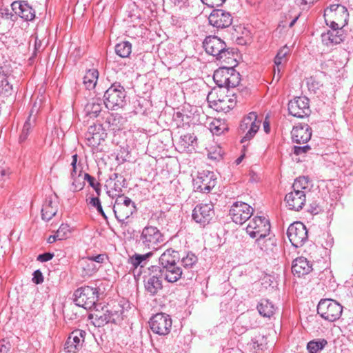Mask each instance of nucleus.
I'll return each mask as SVG.
<instances>
[{
    "mask_svg": "<svg viewBox=\"0 0 353 353\" xmlns=\"http://www.w3.org/2000/svg\"><path fill=\"white\" fill-rule=\"evenodd\" d=\"M343 307L336 301L321 299L317 305V313L325 320L334 322L341 316Z\"/></svg>",
    "mask_w": 353,
    "mask_h": 353,
    "instance_id": "423d86ee",
    "label": "nucleus"
},
{
    "mask_svg": "<svg viewBox=\"0 0 353 353\" xmlns=\"http://www.w3.org/2000/svg\"><path fill=\"white\" fill-rule=\"evenodd\" d=\"M312 185L307 176H299L294 180L292 189L299 192L304 191L307 194L310 192Z\"/></svg>",
    "mask_w": 353,
    "mask_h": 353,
    "instance_id": "2f4dec72",
    "label": "nucleus"
},
{
    "mask_svg": "<svg viewBox=\"0 0 353 353\" xmlns=\"http://www.w3.org/2000/svg\"><path fill=\"white\" fill-rule=\"evenodd\" d=\"M54 256L53 253L50 252H45L43 254H41L37 256V261L40 262H46L51 260Z\"/></svg>",
    "mask_w": 353,
    "mask_h": 353,
    "instance_id": "864d4df0",
    "label": "nucleus"
},
{
    "mask_svg": "<svg viewBox=\"0 0 353 353\" xmlns=\"http://www.w3.org/2000/svg\"><path fill=\"white\" fill-rule=\"evenodd\" d=\"M119 310H109L110 312L111 317H113L114 321L112 323H117V321L122 319L123 309L120 305H118Z\"/></svg>",
    "mask_w": 353,
    "mask_h": 353,
    "instance_id": "49530a36",
    "label": "nucleus"
},
{
    "mask_svg": "<svg viewBox=\"0 0 353 353\" xmlns=\"http://www.w3.org/2000/svg\"><path fill=\"white\" fill-rule=\"evenodd\" d=\"M76 183V179H74V180H73V182L72 183V190L73 192L81 190L83 188V185H81V184L79 185H77V183Z\"/></svg>",
    "mask_w": 353,
    "mask_h": 353,
    "instance_id": "e2e57ef3",
    "label": "nucleus"
},
{
    "mask_svg": "<svg viewBox=\"0 0 353 353\" xmlns=\"http://www.w3.org/2000/svg\"><path fill=\"white\" fill-rule=\"evenodd\" d=\"M327 343V341L325 339L310 341L307 343V350L309 353H317L319 351L323 350Z\"/></svg>",
    "mask_w": 353,
    "mask_h": 353,
    "instance_id": "58836bf2",
    "label": "nucleus"
},
{
    "mask_svg": "<svg viewBox=\"0 0 353 353\" xmlns=\"http://www.w3.org/2000/svg\"><path fill=\"white\" fill-rule=\"evenodd\" d=\"M84 179L88 182L89 185L92 188H95V186L100 185V183L96 181L95 178L92 176L91 175H90L88 173H85Z\"/></svg>",
    "mask_w": 353,
    "mask_h": 353,
    "instance_id": "603ef678",
    "label": "nucleus"
},
{
    "mask_svg": "<svg viewBox=\"0 0 353 353\" xmlns=\"http://www.w3.org/2000/svg\"><path fill=\"white\" fill-rule=\"evenodd\" d=\"M291 133L293 142L305 143L311 139L312 129L307 124H301L294 127Z\"/></svg>",
    "mask_w": 353,
    "mask_h": 353,
    "instance_id": "5701e85b",
    "label": "nucleus"
},
{
    "mask_svg": "<svg viewBox=\"0 0 353 353\" xmlns=\"http://www.w3.org/2000/svg\"><path fill=\"white\" fill-rule=\"evenodd\" d=\"M116 54L122 58H127L132 52V44L129 41H123L115 46Z\"/></svg>",
    "mask_w": 353,
    "mask_h": 353,
    "instance_id": "72a5a7b5",
    "label": "nucleus"
},
{
    "mask_svg": "<svg viewBox=\"0 0 353 353\" xmlns=\"http://www.w3.org/2000/svg\"><path fill=\"white\" fill-rule=\"evenodd\" d=\"M58 211L57 197L50 195L46 197L41 209V218L46 221H49L54 217Z\"/></svg>",
    "mask_w": 353,
    "mask_h": 353,
    "instance_id": "4be33fe9",
    "label": "nucleus"
},
{
    "mask_svg": "<svg viewBox=\"0 0 353 353\" xmlns=\"http://www.w3.org/2000/svg\"><path fill=\"white\" fill-rule=\"evenodd\" d=\"M349 13L347 8L341 4H333L324 11L327 26L330 28H343L347 23Z\"/></svg>",
    "mask_w": 353,
    "mask_h": 353,
    "instance_id": "20e7f679",
    "label": "nucleus"
},
{
    "mask_svg": "<svg viewBox=\"0 0 353 353\" xmlns=\"http://www.w3.org/2000/svg\"><path fill=\"white\" fill-rule=\"evenodd\" d=\"M70 233V227L68 224H61L57 231V236L59 240H63L68 238Z\"/></svg>",
    "mask_w": 353,
    "mask_h": 353,
    "instance_id": "c03bdc74",
    "label": "nucleus"
},
{
    "mask_svg": "<svg viewBox=\"0 0 353 353\" xmlns=\"http://www.w3.org/2000/svg\"><path fill=\"white\" fill-rule=\"evenodd\" d=\"M149 324L154 334L165 336L170 332L172 320L167 314L157 313L150 319Z\"/></svg>",
    "mask_w": 353,
    "mask_h": 353,
    "instance_id": "9d476101",
    "label": "nucleus"
},
{
    "mask_svg": "<svg viewBox=\"0 0 353 353\" xmlns=\"http://www.w3.org/2000/svg\"><path fill=\"white\" fill-rule=\"evenodd\" d=\"M8 175V171L3 168H0V181H4Z\"/></svg>",
    "mask_w": 353,
    "mask_h": 353,
    "instance_id": "bf43d9fd",
    "label": "nucleus"
},
{
    "mask_svg": "<svg viewBox=\"0 0 353 353\" xmlns=\"http://www.w3.org/2000/svg\"><path fill=\"white\" fill-rule=\"evenodd\" d=\"M163 240V236L157 228L146 226L142 230L139 243L143 248L154 250L158 249Z\"/></svg>",
    "mask_w": 353,
    "mask_h": 353,
    "instance_id": "39448f33",
    "label": "nucleus"
},
{
    "mask_svg": "<svg viewBox=\"0 0 353 353\" xmlns=\"http://www.w3.org/2000/svg\"><path fill=\"white\" fill-rule=\"evenodd\" d=\"M16 14L26 21H32L35 18V10L27 1H16L11 4Z\"/></svg>",
    "mask_w": 353,
    "mask_h": 353,
    "instance_id": "aec40b11",
    "label": "nucleus"
},
{
    "mask_svg": "<svg viewBox=\"0 0 353 353\" xmlns=\"http://www.w3.org/2000/svg\"><path fill=\"white\" fill-rule=\"evenodd\" d=\"M252 208L244 202H235L230 210V216L232 220L239 225H242L248 220L253 214Z\"/></svg>",
    "mask_w": 353,
    "mask_h": 353,
    "instance_id": "9b49d317",
    "label": "nucleus"
},
{
    "mask_svg": "<svg viewBox=\"0 0 353 353\" xmlns=\"http://www.w3.org/2000/svg\"><path fill=\"white\" fill-rule=\"evenodd\" d=\"M263 129H264V131L268 134L270 132V124H269V122L267 121H264L263 122Z\"/></svg>",
    "mask_w": 353,
    "mask_h": 353,
    "instance_id": "69168bd1",
    "label": "nucleus"
},
{
    "mask_svg": "<svg viewBox=\"0 0 353 353\" xmlns=\"http://www.w3.org/2000/svg\"><path fill=\"white\" fill-rule=\"evenodd\" d=\"M345 34L343 28H331L330 30L321 34V40L327 47L339 44L345 39Z\"/></svg>",
    "mask_w": 353,
    "mask_h": 353,
    "instance_id": "412c9836",
    "label": "nucleus"
},
{
    "mask_svg": "<svg viewBox=\"0 0 353 353\" xmlns=\"http://www.w3.org/2000/svg\"><path fill=\"white\" fill-rule=\"evenodd\" d=\"M152 254V251L147 252L145 254H134L130 256L128 263L132 265L134 269L137 268L139 265L143 266L142 263Z\"/></svg>",
    "mask_w": 353,
    "mask_h": 353,
    "instance_id": "c9c22d12",
    "label": "nucleus"
},
{
    "mask_svg": "<svg viewBox=\"0 0 353 353\" xmlns=\"http://www.w3.org/2000/svg\"><path fill=\"white\" fill-rule=\"evenodd\" d=\"M81 267L83 270L85 275H92L96 270L95 266H92L90 262H84V265Z\"/></svg>",
    "mask_w": 353,
    "mask_h": 353,
    "instance_id": "de8ad7c7",
    "label": "nucleus"
},
{
    "mask_svg": "<svg viewBox=\"0 0 353 353\" xmlns=\"http://www.w3.org/2000/svg\"><path fill=\"white\" fill-rule=\"evenodd\" d=\"M180 260V255L177 251L172 248L166 250L159 257L160 268H165L176 263Z\"/></svg>",
    "mask_w": 353,
    "mask_h": 353,
    "instance_id": "bb28decb",
    "label": "nucleus"
},
{
    "mask_svg": "<svg viewBox=\"0 0 353 353\" xmlns=\"http://www.w3.org/2000/svg\"><path fill=\"white\" fill-rule=\"evenodd\" d=\"M198 258L192 252H188L182 257L180 256L179 261L185 269L192 268L197 263Z\"/></svg>",
    "mask_w": 353,
    "mask_h": 353,
    "instance_id": "e433bc0d",
    "label": "nucleus"
},
{
    "mask_svg": "<svg viewBox=\"0 0 353 353\" xmlns=\"http://www.w3.org/2000/svg\"><path fill=\"white\" fill-rule=\"evenodd\" d=\"M126 92L120 83L115 82L108 88L103 94V105L109 110H116L124 107Z\"/></svg>",
    "mask_w": 353,
    "mask_h": 353,
    "instance_id": "7ed1b4c3",
    "label": "nucleus"
},
{
    "mask_svg": "<svg viewBox=\"0 0 353 353\" xmlns=\"http://www.w3.org/2000/svg\"><path fill=\"white\" fill-rule=\"evenodd\" d=\"M289 113L298 118H304L310 115L311 110L309 99L305 97H298L288 103Z\"/></svg>",
    "mask_w": 353,
    "mask_h": 353,
    "instance_id": "f8f14e48",
    "label": "nucleus"
},
{
    "mask_svg": "<svg viewBox=\"0 0 353 353\" xmlns=\"http://www.w3.org/2000/svg\"><path fill=\"white\" fill-rule=\"evenodd\" d=\"M121 187H125V179L120 176H119V179H117V182H115L114 183V190L115 191L118 192H121Z\"/></svg>",
    "mask_w": 353,
    "mask_h": 353,
    "instance_id": "5fc2aeb1",
    "label": "nucleus"
},
{
    "mask_svg": "<svg viewBox=\"0 0 353 353\" xmlns=\"http://www.w3.org/2000/svg\"><path fill=\"white\" fill-rule=\"evenodd\" d=\"M114 204L124 206H135L134 203L128 197L119 194L116 198Z\"/></svg>",
    "mask_w": 353,
    "mask_h": 353,
    "instance_id": "a18cd8bd",
    "label": "nucleus"
},
{
    "mask_svg": "<svg viewBox=\"0 0 353 353\" xmlns=\"http://www.w3.org/2000/svg\"><path fill=\"white\" fill-rule=\"evenodd\" d=\"M32 282L35 284H40L43 282V276L42 272L39 270H35L33 273Z\"/></svg>",
    "mask_w": 353,
    "mask_h": 353,
    "instance_id": "8fccbe9b",
    "label": "nucleus"
},
{
    "mask_svg": "<svg viewBox=\"0 0 353 353\" xmlns=\"http://www.w3.org/2000/svg\"><path fill=\"white\" fill-rule=\"evenodd\" d=\"M232 98L227 95L221 99L214 100L211 102L212 103V105H213L214 109L218 112H229L234 108L236 103V93L232 92Z\"/></svg>",
    "mask_w": 353,
    "mask_h": 353,
    "instance_id": "393cba45",
    "label": "nucleus"
},
{
    "mask_svg": "<svg viewBox=\"0 0 353 353\" xmlns=\"http://www.w3.org/2000/svg\"><path fill=\"white\" fill-rule=\"evenodd\" d=\"M270 221L264 216H256L250 221L246 228V232L252 238L256 239V243L262 250L266 251L268 248L266 244L268 242H273L271 238L265 239L270 234Z\"/></svg>",
    "mask_w": 353,
    "mask_h": 353,
    "instance_id": "f257e3e1",
    "label": "nucleus"
},
{
    "mask_svg": "<svg viewBox=\"0 0 353 353\" xmlns=\"http://www.w3.org/2000/svg\"><path fill=\"white\" fill-rule=\"evenodd\" d=\"M204 4L209 7L214 8L222 6L225 0H201Z\"/></svg>",
    "mask_w": 353,
    "mask_h": 353,
    "instance_id": "09e8293b",
    "label": "nucleus"
},
{
    "mask_svg": "<svg viewBox=\"0 0 353 353\" xmlns=\"http://www.w3.org/2000/svg\"><path fill=\"white\" fill-rule=\"evenodd\" d=\"M105 257H106L105 254H98L97 256H88L87 259H83L81 261V265H83L84 262H90L91 265L94 266V264L93 263V262L102 263H103Z\"/></svg>",
    "mask_w": 353,
    "mask_h": 353,
    "instance_id": "37998d69",
    "label": "nucleus"
},
{
    "mask_svg": "<svg viewBox=\"0 0 353 353\" xmlns=\"http://www.w3.org/2000/svg\"><path fill=\"white\" fill-rule=\"evenodd\" d=\"M10 345L7 343L6 345L4 343H0V353H7L9 350Z\"/></svg>",
    "mask_w": 353,
    "mask_h": 353,
    "instance_id": "680f3d73",
    "label": "nucleus"
},
{
    "mask_svg": "<svg viewBox=\"0 0 353 353\" xmlns=\"http://www.w3.org/2000/svg\"><path fill=\"white\" fill-rule=\"evenodd\" d=\"M99 78V72L97 69H90L86 71L83 77V83L87 89L91 90L95 88Z\"/></svg>",
    "mask_w": 353,
    "mask_h": 353,
    "instance_id": "473e14b6",
    "label": "nucleus"
},
{
    "mask_svg": "<svg viewBox=\"0 0 353 353\" xmlns=\"http://www.w3.org/2000/svg\"><path fill=\"white\" fill-rule=\"evenodd\" d=\"M34 49L36 51H41L43 50L42 42L40 40L38 41L37 37H36V39H35Z\"/></svg>",
    "mask_w": 353,
    "mask_h": 353,
    "instance_id": "052dcab7",
    "label": "nucleus"
},
{
    "mask_svg": "<svg viewBox=\"0 0 353 353\" xmlns=\"http://www.w3.org/2000/svg\"><path fill=\"white\" fill-rule=\"evenodd\" d=\"M149 270L148 275L144 276V288L148 294L154 296L163 289L162 276L160 275V272L153 270V266Z\"/></svg>",
    "mask_w": 353,
    "mask_h": 353,
    "instance_id": "4468645a",
    "label": "nucleus"
},
{
    "mask_svg": "<svg viewBox=\"0 0 353 353\" xmlns=\"http://www.w3.org/2000/svg\"><path fill=\"white\" fill-rule=\"evenodd\" d=\"M216 181L212 172L199 173L194 180V188L202 192H209L215 185Z\"/></svg>",
    "mask_w": 353,
    "mask_h": 353,
    "instance_id": "dca6fc26",
    "label": "nucleus"
},
{
    "mask_svg": "<svg viewBox=\"0 0 353 353\" xmlns=\"http://www.w3.org/2000/svg\"><path fill=\"white\" fill-rule=\"evenodd\" d=\"M99 320L101 321V323H112L114 321L113 317H111L109 310H107L105 313L100 316Z\"/></svg>",
    "mask_w": 353,
    "mask_h": 353,
    "instance_id": "3c124183",
    "label": "nucleus"
},
{
    "mask_svg": "<svg viewBox=\"0 0 353 353\" xmlns=\"http://www.w3.org/2000/svg\"><path fill=\"white\" fill-rule=\"evenodd\" d=\"M208 21L212 26L223 29L229 27L232 23L233 18L229 12L221 9H215L210 13Z\"/></svg>",
    "mask_w": 353,
    "mask_h": 353,
    "instance_id": "2eb2a0df",
    "label": "nucleus"
},
{
    "mask_svg": "<svg viewBox=\"0 0 353 353\" xmlns=\"http://www.w3.org/2000/svg\"><path fill=\"white\" fill-rule=\"evenodd\" d=\"M57 240H59V239H58V236H57V234H56L54 235L50 236L48 239V242L49 243H52L55 242Z\"/></svg>",
    "mask_w": 353,
    "mask_h": 353,
    "instance_id": "338daca9",
    "label": "nucleus"
},
{
    "mask_svg": "<svg viewBox=\"0 0 353 353\" xmlns=\"http://www.w3.org/2000/svg\"><path fill=\"white\" fill-rule=\"evenodd\" d=\"M203 47L206 53L216 58V60L229 63L234 61L235 51L233 48H227L226 43L216 36H208L203 42Z\"/></svg>",
    "mask_w": 353,
    "mask_h": 353,
    "instance_id": "f03ea898",
    "label": "nucleus"
},
{
    "mask_svg": "<svg viewBox=\"0 0 353 353\" xmlns=\"http://www.w3.org/2000/svg\"><path fill=\"white\" fill-rule=\"evenodd\" d=\"M312 270V264L306 258L301 256L294 260L292 265V272L294 276L301 277L310 273Z\"/></svg>",
    "mask_w": 353,
    "mask_h": 353,
    "instance_id": "b1692460",
    "label": "nucleus"
},
{
    "mask_svg": "<svg viewBox=\"0 0 353 353\" xmlns=\"http://www.w3.org/2000/svg\"><path fill=\"white\" fill-rule=\"evenodd\" d=\"M113 211L117 219L121 223H123L128 219L135 211L136 206H124L122 205H114Z\"/></svg>",
    "mask_w": 353,
    "mask_h": 353,
    "instance_id": "cd10ccee",
    "label": "nucleus"
},
{
    "mask_svg": "<svg viewBox=\"0 0 353 353\" xmlns=\"http://www.w3.org/2000/svg\"><path fill=\"white\" fill-rule=\"evenodd\" d=\"M30 117L31 115L28 117L23 126L21 133L19 136V141L21 143L25 141L27 139L32 129V123H31Z\"/></svg>",
    "mask_w": 353,
    "mask_h": 353,
    "instance_id": "a19ab883",
    "label": "nucleus"
},
{
    "mask_svg": "<svg viewBox=\"0 0 353 353\" xmlns=\"http://www.w3.org/2000/svg\"><path fill=\"white\" fill-rule=\"evenodd\" d=\"M230 67L223 66L214 71L213 79L220 88H226Z\"/></svg>",
    "mask_w": 353,
    "mask_h": 353,
    "instance_id": "7c9ffc66",
    "label": "nucleus"
},
{
    "mask_svg": "<svg viewBox=\"0 0 353 353\" xmlns=\"http://www.w3.org/2000/svg\"><path fill=\"white\" fill-rule=\"evenodd\" d=\"M261 122V121L258 119L256 113L254 112H250L241 120L239 132L245 133L241 139V143L249 141L254 137L260 128Z\"/></svg>",
    "mask_w": 353,
    "mask_h": 353,
    "instance_id": "6e6552de",
    "label": "nucleus"
},
{
    "mask_svg": "<svg viewBox=\"0 0 353 353\" xmlns=\"http://www.w3.org/2000/svg\"><path fill=\"white\" fill-rule=\"evenodd\" d=\"M306 196L304 191L293 190L285 195V201L287 207L291 210L300 211L305 204Z\"/></svg>",
    "mask_w": 353,
    "mask_h": 353,
    "instance_id": "a211bd4d",
    "label": "nucleus"
},
{
    "mask_svg": "<svg viewBox=\"0 0 353 353\" xmlns=\"http://www.w3.org/2000/svg\"><path fill=\"white\" fill-rule=\"evenodd\" d=\"M310 150V147L308 145L304 146H294V152L296 155H300L306 153Z\"/></svg>",
    "mask_w": 353,
    "mask_h": 353,
    "instance_id": "6e6d98bb",
    "label": "nucleus"
},
{
    "mask_svg": "<svg viewBox=\"0 0 353 353\" xmlns=\"http://www.w3.org/2000/svg\"><path fill=\"white\" fill-rule=\"evenodd\" d=\"M240 74L233 67H230L226 88H235L240 83Z\"/></svg>",
    "mask_w": 353,
    "mask_h": 353,
    "instance_id": "ea45409f",
    "label": "nucleus"
},
{
    "mask_svg": "<svg viewBox=\"0 0 353 353\" xmlns=\"http://www.w3.org/2000/svg\"><path fill=\"white\" fill-rule=\"evenodd\" d=\"M98 290L95 288L83 286L74 292V302L77 305L90 310L98 301Z\"/></svg>",
    "mask_w": 353,
    "mask_h": 353,
    "instance_id": "0eeeda50",
    "label": "nucleus"
},
{
    "mask_svg": "<svg viewBox=\"0 0 353 353\" xmlns=\"http://www.w3.org/2000/svg\"><path fill=\"white\" fill-rule=\"evenodd\" d=\"M250 349L254 350L255 352L261 349V343H259L256 338L252 339L251 341L248 343Z\"/></svg>",
    "mask_w": 353,
    "mask_h": 353,
    "instance_id": "4d7b16f0",
    "label": "nucleus"
},
{
    "mask_svg": "<svg viewBox=\"0 0 353 353\" xmlns=\"http://www.w3.org/2000/svg\"><path fill=\"white\" fill-rule=\"evenodd\" d=\"M72 161L71 163V165H72V168H77V163L78 155L77 154H75L72 155Z\"/></svg>",
    "mask_w": 353,
    "mask_h": 353,
    "instance_id": "0e129e2a",
    "label": "nucleus"
},
{
    "mask_svg": "<svg viewBox=\"0 0 353 353\" xmlns=\"http://www.w3.org/2000/svg\"><path fill=\"white\" fill-rule=\"evenodd\" d=\"M256 308L260 315L266 318L273 316L276 310L274 305L268 299H261Z\"/></svg>",
    "mask_w": 353,
    "mask_h": 353,
    "instance_id": "c756f323",
    "label": "nucleus"
},
{
    "mask_svg": "<svg viewBox=\"0 0 353 353\" xmlns=\"http://www.w3.org/2000/svg\"><path fill=\"white\" fill-rule=\"evenodd\" d=\"M290 48L285 46L279 50L274 58V78H276L277 81L281 77L280 73L282 65L287 62V56L290 54Z\"/></svg>",
    "mask_w": 353,
    "mask_h": 353,
    "instance_id": "a878e982",
    "label": "nucleus"
},
{
    "mask_svg": "<svg viewBox=\"0 0 353 353\" xmlns=\"http://www.w3.org/2000/svg\"><path fill=\"white\" fill-rule=\"evenodd\" d=\"M210 130H211V132L216 135H219L223 132V130L221 128H219V126L215 125V123H212L211 124Z\"/></svg>",
    "mask_w": 353,
    "mask_h": 353,
    "instance_id": "13d9d810",
    "label": "nucleus"
},
{
    "mask_svg": "<svg viewBox=\"0 0 353 353\" xmlns=\"http://www.w3.org/2000/svg\"><path fill=\"white\" fill-rule=\"evenodd\" d=\"M287 236L295 248L302 247L308 239L306 227L300 221L290 224L287 230Z\"/></svg>",
    "mask_w": 353,
    "mask_h": 353,
    "instance_id": "1a4fd4ad",
    "label": "nucleus"
},
{
    "mask_svg": "<svg viewBox=\"0 0 353 353\" xmlns=\"http://www.w3.org/2000/svg\"><path fill=\"white\" fill-rule=\"evenodd\" d=\"M214 215V210L212 203H201L195 206L192 217L195 222L205 225L210 222Z\"/></svg>",
    "mask_w": 353,
    "mask_h": 353,
    "instance_id": "ddd939ff",
    "label": "nucleus"
},
{
    "mask_svg": "<svg viewBox=\"0 0 353 353\" xmlns=\"http://www.w3.org/2000/svg\"><path fill=\"white\" fill-rule=\"evenodd\" d=\"M86 332L82 330H75L70 333L64 345L67 352L76 353L79 351L84 341Z\"/></svg>",
    "mask_w": 353,
    "mask_h": 353,
    "instance_id": "f3484780",
    "label": "nucleus"
},
{
    "mask_svg": "<svg viewBox=\"0 0 353 353\" xmlns=\"http://www.w3.org/2000/svg\"><path fill=\"white\" fill-rule=\"evenodd\" d=\"M89 204L92 207L95 208L97 212L103 216L105 219H107L108 217L105 214L103 208L101 206V201L98 197H92L89 201Z\"/></svg>",
    "mask_w": 353,
    "mask_h": 353,
    "instance_id": "79ce46f5",
    "label": "nucleus"
},
{
    "mask_svg": "<svg viewBox=\"0 0 353 353\" xmlns=\"http://www.w3.org/2000/svg\"><path fill=\"white\" fill-rule=\"evenodd\" d=\"M183 114L180 112H177L174 114V117H175V119H181L182 121H184V119H183Z\"/></svg>",
    "mask_w": 353,
    "mask_h": 353,
    "instance_id": "774afa93",
    "label": "nucleus"
},
{
    "mask_svg": "<svg viewBox=\"0 0 353 353\" xmlns=\"http://www.w3.org/2000/svg\"><path fill=\"white\" fill-rule=\"evenodd\" d=\"M103 104L100 98L92 99L85 106V114L90 118L97 117L102 110Z\"/></svg>",
    "mask_w": 353,
    "mask_h": 353,
    "instance_id": "c85d7f7f",
    "label": "nucleus"
},
{
    "mask_svg": "<svg viewBox=\"0 0 353 353\" xmlns=\"http://www.w3.org/2000/svg\"><path fill=\"white\" fill-rule=\"evenodd\" d=\"M196 137L194 134L187 133L181 135L179 141V146L183 150L188 149L189 147H194L196 144Z\"/></svg>",
    "mask_w": 353,
    "mask_h": 353,
    "instance_id": "f704fd0d",
    "label": "nucleus"
},
{
    "mask_svg": "<svg viewBox=\"0 0 353 353\" xmlns=\"http://www.w3.org/2000/svg\"><path fill=\"white\" fill-rule=\"evenodd\" d=\"M153 270L160 272V275L163 276L167 282L172 283L178 281L183 274L182 269L176 263L165 268L153 265Z\"/></svg>",
    "mask_w": 353,
    "mask_h": 353,
    "instance_id": "6ab92c4d",
    "label": "nucleus"
},
{
    "mask_svg": "<svg viewBox=\"0 0 353 353\" xmlns=\"http://www.w3.org/2000/svg\"><path fill=\"white\" fill-rule=\"evenodd\" d=\"M12 91V85L10 82L8 76H3L0 79V95L8 97L11 94Z\"/></svg>",
    "mask_w": 353,
    "mask_h": 353,
    "instance_id": "4c0bfd02",
    "label": "nucleus"
}]
</instances>
